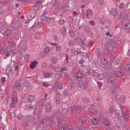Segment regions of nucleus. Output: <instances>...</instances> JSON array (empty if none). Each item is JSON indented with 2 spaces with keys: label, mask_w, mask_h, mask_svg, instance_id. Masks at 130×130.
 I'll list each match as a JSON object with an SVG mask.
<instances>
[{
  "label": "nucleus",
  "mask_w": 130,
  "mask_h": 130,
  "mask_svg": "<svg viewBox=\"0 0 130 130\" xmlns=\"http://www.w3.org/2000/svg\"><path fill=\"white\" fill-rule=\"evenodd\" d=\"M108 82L111 84H113V87H116V88H118L119 86H118V83H115L116 80L115 77L112 76H110L108 78Z\"/></svg>",
  "instance_id": "nucleus-1"
},
{
  "label": "nucleus",
  "mask_w": 130,
  "mask_h": 130,
  "mask_svg": "<svg viewBox=\"0 0 130 130\" xmlns=\"http://www.w3.org/2000/svg\"><path fill=\"white\" fill-rule=\"evenodd\" d=\"M87 79L86 78L80 80L79 82L78 86L79 88L84 89L87 85Z\"/></svg>",
  "instance_id": "nucleus-2"
},
{
  "label": "nucleus",
  "mask_w": 130,
  "mask_h": 130,
  "mask_svg": "<svg viewBox=\"0 0 130 130\" xmlns=\"http://www.w3.org/2000/svg\"><path fill=\"white\" fill-rule=\"evenodd\" d=\"M79 106H72L69 108V110H71L74 113H77V111L79 109Z\"/></svg>",
  "instance_id": "nucleus-3"
},
{
  "label": "nucleus",
  "mask_w": 130,
  "mask_h": 130,
  "mask_svg": "<svg viewBox=\"0 0 130 130\" xmlns=\"http://www.w3.org/2000/svg\"><path fill=\"white\" fill-rule=\"evenodd\" d=\"M52 122V121L50 119H48V120H45L44 119L42 120L41 122H40L41 124H46L47 125H50Z\"/></svg>",
  "instance_id": "nucleus-4"
},
{
  "label": "nucleus",
  "mask_w": 130,
  "mask_h": 130,
  "mask_svg": "<svg viewBox=\"0 0 130 130\" xmlns=\"http://www.w3.org/2000/svg\"><path fill=\"white\" fill-rule=\"evenodd\" d=\"M14 89L15 91L20 92L22 89V84L20 83L14 86Z\"/></svg>",
  "instance_id": "nucleus-5"
},
{
  "label": "nucleus",
  "mask_w": 130,
  "mask_h": 130,
  "mask_svg": "<svg viewBox=\"0 0 130 130\" xmlns=\"http://www.w3.org/2000/svg\"><path fill=\"white\" fill-rule=\"evenodd\" d=\"M52 107L51 104L49 102L46 103L45 106V109L46 111H48L50 110Z\"/></svg>",
  "instance_id": "nucleus-6"
},
{
  "label": "nucleus",
  "mask_w": 130,
  "mask_h": 130,
  "mask_svg": "<svg viewBox=\"0 0 130 130\" xmlns=\"http://www.w3.org/2000/svg\"><path fill=\"white\" fill-rule=\"evenodd\" d=\"M19 23L17 21H13L11 24V26L14 28H16L18 27Z\"/></svg>",
  "instance_id": "nucleus-7"
},
{
  "label": "nucleus",
  "mask_w": 130,
  "mask_h": 130,
  "mask_svg": "<svg viewBox=\"0 0 130 130\" xmlns=\"http://www.w3.org/2000/svg\"><path fill=\"white\" fill-rule=\"evenodd\" d=\"M35 100V96L33 95H30L28 97L27 100L29 103Z\"/></svg>",
  "instance_id": "nucleus-8"
},
{
  "label": "nucleus",
  "mask_w": 130,
  "mask_h": 130,
  "mask_svg": "<svg viewBox=\"0 0 130 130\" xmlns=\"http://www.w3.org/2000/svg\"><path fill=\"white\" fill-rule=\"evenodd\" d=\"M51 10L52 12L54 14H56L59 11V7H51Z\"/></svg>",
  "instance_id": "nucleus-9"
},
{
  "label": "nucleus",
  "mask_w": 130,
  "mask_h": 130,
  "mask_svg": "<svg viewBox=\"0 0 130 130\" xmlns=\"http://www.w3.org/2000/svg\"><path fill=\"white\" fill-rule=\"evenodd\" d=\"M55 101L56 104H59L60 103V100L59 97V94L56 93L55 96Z\"/></svg>",
  "instance_id": "nucleus-10"
},
{
  "label": "nucleus",
  "mask_w": 130,
  "mask_h": 130,
  "mask_svg": "<svg viewBox=\"0 0 130 130\" xmlns=\"http://www.w3.org/2000/svg\"><path fill=\"white\" fill-rule=\"evenodd\" d=\"M17 100L15 97H14L13 98L12 100L11 105V106L13 108L15 107L14 105L17 103Z\"/></svg>",
  "instance_id": "nucleus-11"
},
{
  "label": "nucleus",
  "mask_w": 130,
  "mask_h": 130,
  "mask_svg": "<svg viewBox=\"0 0 130 130\" xmlns=\"http://www.w3.org/2000/svg\"><path fill=\"white\" fill-rule=\"evenodd\" d=\"M41 4L42 3L40 1H39L37 2L36 4L34 5V9L35 10H37Z\"/></svg>",
  "instance_id": "nucleus-12"
},
{
  "label": "nucleus",
  "mask_w": 130,
  "mask_h": 130,
  "mask_svg": "<svg viewBox=\"0 0 130 130\" xmlns=\"http://www.w3.org/2000/svg\"><path fill=\"white\" fill-rule=\"evenodd\" d=\"M28 46L27 44L25 43H23L21 46L20 48V49H22L23 52H25L26 51L27 49Z\"/></svg>",
  "instance_id": "nucleus-13"
},
{
  "label": "nucleus",
  "mask_w": 130,
  "mask_h": 130,
  "mask_svg": "<svg viewBox=\"0 0 130 130\" xmlns=\"http://www.w3.org/2000/svg\"><path fill=\"white\" fill-rule=\"evenodd\" d=\"M107 60L106 58H102L101 59L100 62L101 63L104 65H106L107 63Z\"/></svg>",
  "instance_id": "nucleus-14"
},
{
  "label": "nucleus",
  "mask_w": 130,
  "mask_h": 130,
  "mask_svg": "<svg viewBox=\"0 0 130 130\" xmlns=\"http://www.w3.org/2000/svg\"><path fill=\"white\" fill-rule=\"evenodd\" d=\"M8 43L9 45L13 47L14 46V42L11 38L8 39Z\"/></svg>",
  "instance_id": "nucleus-15"
},
{
  "label": "nucleus",
  "mask_w": 130,
  "mask_h": 130,
  "mask_svg": "<svg viewBox=\"0 0 130 130\" xmlns=\"http://www.w3.org/2000/svg\"><path fill=\"white\" fill-rule=\"evenodd\" d=\"M119 100L122 103H124L125 101V96L123 95L120 96L119 97Z\"/></svg>",
  "instance_id": "nucleus-16"
},
{
  "label": "nucleus",
  "mask_w": 130,
  "mask_h": 130,
  "mask_svg": "<svg viewBox=\"0 0 130 130\" xmlns=\"http://www.w3.org/2000/svg\"><path fill=\"white\" fill-rule=\"evenodd\" d=\"M11 33V30L9 29H7L5 32L4 35L5 36H9Z\"/></svg>",
  "instance_id": "nucleus-17"
},
{
  "label": "nucleus",
  "mask_w": 130,
  "mask_h": 130,
  "mask_svg": "<svg viewBox=\"0 0 130 130\" xmlns=\"http://www.w3.org/2000/svg\"><path fill=\"white\" fill-rule=\"evenodd\" d=\"M37 62L34 61L31 63V64L30 65V67L31 68L33 69L37 66Z\"/></svg>",
  "instance_id": "nucleus-18"
},
{
  "label": "nucleus",
  "mask_w": 130,
  "mask_h": 130,
  "mask_svg": "<svg viewBox=\"0 0 130 130\" xmlns=\"http://www.w3.org/2000/svg\"><path fill=\"white\" fill-rule=\"evenodd\" d=\"M6 26L5 23L3 22H0V30H3L6 28Z\"/></svg>",
  "instance_id": "nucleus-19"
},
{
  "label": "nucleus",
  "mask_w": 130,
  "mask_h": 130,
  "mask_svg": "<svg viewBox=\"0 0 130 130\" xmlns=\"http://www.w3.org/2000/svg\"><path fill=\"white\" fill-rule=\"evenodd\" d=\"M104 124L105 126H109L111 124V122L109 120H105L104 121Z\"/></svg>",
  "instance_id": "nucleus-20"
},
{
  "label": "nucleus",
  "mask_w": 130,
  "mask_h": 130,
  "mask_svg": "<svg viewBox=\"0 0 130 130\" xmlns=\"http://www.w3.org/2000/svg\"><path fill=\"white\" fill-rule=\"evenodd\" d=\"M110 13L112 15L115 16L117 14L116 9L114 8L110 10Z\"/></svg>",
  "instance_id": "nucleus-21"
},
{
  "label": "nucleus",
  "mask_w": 130,
  "mask_h": 130,
  "mask_svg": "<svg viewBox=\"0 0 130 130\" xmlns=\"http://www.w3.org/2000/svg\"><path fill=\"white\" fill-rule=\"evenodd\" d=\"M87 13L86 14V16L87 18H88L89 16H91L92 14V11L91 10L88 9L86 11Z\"/></svg>",
  "instance_id": "nucleus-22"
},
{
  "label": "nucleus",
  "mask_w": 130,
  "mask_h": 130,
  "mask_svg": "<svg viewBox=\"0 0 130 130\" xmlns=\"http://www.w3.org/2000/svg\"><path fill=\"white\" fill-rule=\"evenodd\" d=\"M116 73V76L119 77H121L123 74L122 71H117Z\"/></svg>",
  "instance_id": "nucleus-23"
},
{
  "label": "nucleus",
  "mask_w": 130,
  "mask_h": 130,
  "mask_svg": "<svg viewBox=\"0 0 130 130\" xmlns=\"http://www.w3.org/2000/svg\"><path fill=\"white\" fill-rule=\"evenodd\" d=\"M75 85L73 83H70L69 86V87L70 90L74 89L75 87Z\"/></svg>",
  "instance_id": "nucleus-24"
},
{
  "label": "nucleus",
  "mask_w": 130,
  "mask_h": 130,
  "mask_svg": "<svg viewBox=\"0 0 130 130\" xmlns=\"http://www.w3.org/2000/svg\"><path fill=\"white\" fill-rule=\"evenodd\" d=\"M33 120V117L31 115L27 117V121L28 122H31Z\"/></svg>",
  "instance_id": "nucleus-25"
},
{
  "label": "nucleus",
  "mask_w": 130,
  "mask_h": 130,
  "mask_svg": "<svg viewBox=\"0 0 130 130\" xmlns=\"http://www.w3.org/2000/svg\"><path fill=\"white\" fill-rule=\"evenodd\" d=\"M84 29L85 32L86 33H88L90 31V27L88 26H85L84 27Z\"/></svg>",
  "instance_id": "nucleus-26"
},
{
  "label": "nucleus",
  "mask_w": 130,
  "mask_h": 130,
  "mask_svg": "<svg viewBox=\"0 0 130 130\" xmlns=\"http://www.w3.org/2000/svg\"><path fill=\"white\" fill-rule=\"evenodd\" d=\"M59 4V2L58 0H55L53 5L52 7H59L58 6Z\"/></svg>",
  "instance_id": "nucleus-27"
},
{
  "label": "nucleus",
  "mask_w": 130,
  "mask_h": 130,
  "mask_svg": "<svg viewBox=\"0 0 130 130\" xmlns=\"http://www.w3.org/2000/svg\"><path fill=\"white\" fill-rule=\"evenodd\" d=\"M56 86L59 89H62V85L59 82H56Z\"/></svg>",
  "instance_id": "nucleus-28"
},
{
  "label": "nucleus",
  "mask_w": 130,
  "mask_h": 130,
  "mask_svg": "<svg viewBox=\"0 0 130 130\" xmlns=\"http://www.w3.org/2000/svg\"><path fill=\"white\" fill-rule=\"evenodd\" d=\"M12 50V49L11 47H8L5 48L4 52L5 53H9L11 52Z\"/></svg>",
  "instance_id": "nucleus-29"
},
{
  "label": "nucleus",
  "mask_w": 130,
  "mask_h": 130,
  "mask_svg": "<svg viewBox=\"0 0 130 130\" xmlns=\"http://www.w3.org/2000/svg\"><path fill=\"white\" fill-rule=\"evenodd\" d=\"M110 46L113 48H115L117 47V44L114 41H111L110 43Z\"/></svg>",
  "instance_id": "nucleus-30"
},
{
  "label": "nucleus",
  "mask_w": 130,
  "mask_h": 130,
  "mask_svg": "<svg viewBox=\"0 0 130 130\" xmlns=\"http://www.w3.org/2000/svg\"><path fill=\"white\" fill-rule=\"evenodd\" d=\"M45 99H41L38 102L40 104L43 106L45 102Z\"/></svg>",
  "instance_id": "nucleus-31"
},
{
  "label": "nucleus",
  "mask_w": 130,
  "mask_h": 130,
  "mask_svg": "<svg viewBox=\"0 0 130 130\" xmlns=\"http://www.w3.org/2000/svg\"><path fill=\"white\" fill-rule=\"evenodd\" d=\"M6 72L7 73L9 74H11L12 73L11 69L9 67L6 68Z\"/></svg>",
  "instance_id": "nucleus-32"
},
{
  "label": "nucleus",
  "mask_w": 130,
  "mask_h": 130,
  "mask_svg": "<svg viewBox=\"0 0 130 130\" xmlns=\"http://www.w3.org/2000/svg\"><path fill=\"white\" fill-rule=\"evenodd\" d=\"M52 63L54 64H55L57 63L58 60L57 58L54 57L52 58Z\"/></svg>",
  "instance_id": "nucleus-33"
},
{
  "label": "nucleus",
  "mask_w": 130,
  "mask_h": 130,
  "mask_svg": "<svg viewBox=\"0 0 130 130\" xmlns=\"http://www.w3.org/2000/svg\"><path fill=\"white\" fill-rule=\"evenodd\" d=\"M107 21L106 19L105 18H102L100 20V23L102 24H104Z\"/></svg>",
  "instance_id": "nucleus-34"
},
{
  "label": "nucleus",
  "mask_w": 130,
  "mask_h": 130,
  "mask_svg": "<svg viewBox=\"0 0 130 130\" xmlns=\"http://www.w3.org/2000/svg\"><path fill=\"white\" fill-rule=\"evenodd\" d=\"M69 35L71 37H73L75 35V32L72 30H71L69 32Z\"/></svg>",
  "instance_id": "nucleus-35"
},
{
  "label": "nucleus",
  "mask_w": 130,
  "mask_h": 130,
  "mask_svg": "<svg viewBox=\"0 0 130 130\" xmlns=\"http://www.w3.org/2000/svg\"><path fill=\"white\" fill-rule=\"evenodd\" d=\"M46 20H48L47 17H46V16L42 15L41 17V20L42 21H45Z\"/></svg>",
  "instance_id": "nucleus-36"
},
{
  "label": "nucleus",
  "mask_w": 130,
  "mask_h": 130,
  "mask_svg": "<svg viewBox=\"0 0 130 130\" xmlns=\"http://www.w3.org/2000/svg\"><path fill=\"white\" fill-rule=\"evenodd\" d=\"M83 75L82 73L80 72H78L77 73V77L78 78H81Z\"/></svg>",
  "instance_id": "nucleus-37"
},
{
  "label": "nucleus",
  "mask_w": 130,
  "mask_h": 130,
  "mask_svg": "<svg viewBox=\"0 0 130 130\" xmlns=\"http://www.w3.org/2000/svg\"><path fill=\"white\" fill-rule=\"evenodd\" d=\"M98 122L97 119L95 118L93 119L92 121V123L93 125H95L97 124L98 123Z\"/></svg>",
  "instance_id": "nucleus-38"
},
{
  "label": "nucleus",
  "mask_w": 130,
  "mask_h": 130,
  "mask_svg": "<svg viewBox=\"0 0 130 130\" xmlns=\"http://www.w3.org/2000/svg\"><path fill=\"white\" fill-rule=\"evenodd\" d=\"M116 113H117L118 116H120V117H122L123 115V113L122 110L120 111H116Z\"/></svg>",
  "instance_id": "nucleus-39"
},
{
  "label": "nucleus",
  "mask_w": 130,
  "mask_h": 130,
  "mask_svg": "<svg viewBox=\"0 0 130 130\" xmlns=\"http://www.w3.org/2000/svg\"><path fill=\"white\" fill-rule=\"evenodd\" d=\"M92 75L94 77H98L100 75L98 73V72H94L92 74ZM100 75L103 76V75L102 74H100Z\"/></svg>",
  "instance_id": "nucleus-40"
},
{
  "label": "nucleus",
  "mask_w": 130,
  "mask_h": 130,
  "mask_svg": "<svg viewBox=\"0 0 130 130\" xmlns=\"http://www.w3.org/2000/svg\"><path fill=\"white\" fill-rule=\"evenodd\" d=\"M123 115L124 118L126 119H128L129 117V115L127 113H123Z\"/></svg>",
  "instance_id": "nucleus-41"
},
{
  "label": "nucleus",
  "mask_w": 130,
  "mask_h": 130,
  "mask_svg": "<svg viewBox=\"0 0 130 130\" xmlns=\"http://www.w3.org/2000/svg\"><path fill=\"white\" fill-rule=\"evenodd\" d=\"M50 48L49 47H47L44 49L43 51L44 53H47L50 51Z\"/></svg>",
  "instance_id": "nucleus-42"
},
{
  "label": "nucleus",
  "mask_w": 130,
  "mask_h": 130,
  "mask_svg": "<svg viewBox=\"0 0 130 130\" xmlns=\"http://www.w3.org/2000/svg\"><path fill=\"white\" fill-rule=\"evenodd\" d=\"M27 109L31 110L33 109V106L31 104H29L27 106Z\"/></svg>",
  "instance_id": "nucleus-43"
},
{
  "label": "nucleus",
  "mask_w": 130,
  "mask_h": 130,
  "mask_svg": "<svg viewBox=\"0 0 130 130\" xmlns=\"http://www.w3.org/2000/svg\"><path fill=\"white\" fill-rule=\"evenodd\" d=\"M125 11H126L125 10H122L120 12V15H119L118 16V17L119 18H120L122 16L123 14L125 13Z\"/></svg>",
  "instance_id": "nucleus-44"
},
{
  "label": "nucleus",
  "mask_w": 130,
  "mask_h": 130,
  "mask_svg": "<svg viewBox=\"0 0 130 130\" xmlns=\"http://www.w3.org/2000/svg\"><path fill=\"white\" fill-rule=\"evenodd\" d=\"M82 2L85 4L88 5L90 3V0H82Z\"/></svg>",
  "instance_id": "nucleus-45"
},
{
  "label": "nucleus",
  "mask_w": 130,
  "mask_h": 130,
  "mask_svg": "<svg viewBox=\"0 0 130 130\" xmlns=\"http://www.w3.org/2000/svg\"><path fill=\"white\" fill-rule=\"evenodd\" d=\"M24 58L26 60H27L29 59L30 56L28 54H26L24 55Z\"/></svg>",
  "instance_id": "nucleus-46"
},
{
  "label": "nucleus",
  "mask_w": 130,
  "mask_h": 130,
  "mask_svg": "<svg viewBox=\"0 0 130 130\" xmlns=\"http://www.w3.org/2000/svg\"><path fill=\"white\" fill-rule=\"evenodd\" d=\"M69 92L68 90H65L63 92V95L65 96H67L68 95Z\"/></svg>",
  "instance_id": "nucleus-47"
},
{
  "label": "nucleus",
  "mask_w": 130,
  "mask_h": 130,
  "mask_svg": "<svg viewBox=\"0 0 130 130\" xmlns=\"http://www.w3.org/2000/svg\"><path fill=\"white\" fill-rule=\"evenodd\" d=\"M125 69L127 71H130V64L126 65L125 67Z\"/></svg>",
  "instance_id": "nucleus-48"
},
{
  "label": "nucleus",
  "mask_w": 130,
  "mask_h": 130,
  "mask_svg": "<svg viewBox=\"0 0 130 130\" xmlns=\"http://www.w3.org/2000/svg\"><path fill=\"white\" fill-rule=\"evenodd\" d=\"M125 27L126 29H130V23H127L125 25Z\"/></svg>",
  "instance_id": "nucleus-49"
},
{
  "label": "nucleus",
  "mask_w": 130,
  "mask_h": 130,
  "mask_svg": "<svg viewBox=\"0 0 130 130\" xmlns=\"http://www.w3.org/2000/svg\"><path fill=\"white\" fill-rule=\"evenodd\" d=\"M74 44V42L73 41L70 40L68 42V44L70 46L73 45Z\"/></svg>",
  "instance_id": "nucleus-50"
},
{
  "label": "nucleus",
  "mask_w": 130,
  "mask_h": 130,
  "mask_svg": "<svg viewBox=\"0 0 130 130\" xmlns=\"http://www.w3.org/2000/svg\"><path fill=\"white\" fill-rule=\"evenodd\" d=\"M65 21L62 19H61L59 20L58 22L59 24L62 25L64 23Z\"/></svg>",
  "instance_id": "nucleus-51"
},
{
  "label": "nucleus",
  "mask_w": 130,
  "mask_h": 130,
  "mask_svg": "<svg viewBox=\"0 0 130 130\" xmlns=\"http://www.w3.org/2000/svg\"><path fill=\"white\" fill-rule=\"evenodd\" d=\"M47 63L45 62L41 64V67L42 68H45L47 66Z\"/></svg>",
  "instance_id": "nucleus-52"
},
{
  "label": "nucleus",
  "mask_w": 130,
  "mask_h": 130,
  "mask_svg": "<svg viewBox=\"0 0 130 130\" xmlns=\"http://www.w3.org/2000/svg\"><path fill=\"white\" fill-rule=\"evenodd\" d=\"M44 77L45 78L49 77L51 76V75L47 73H45L44 75Z\"/></svg>",
  "instance_id": "nucleus-53"
},
{
  "label": "nucleus",
  "mask_w": 130,
  "mask_h": 130,
  "mask_svg": "<svg viewBox=\"0 0 130 130\" xmlns=\"http://www.w3.org/2000/svg\"><path fill=\"white\" fill-rule=\"evenodd\" d=\"M104 0H98V3L100 5H102L104 4Z\"/></svg>",
  "instance_id": "nucleus-54"
},
{
  "label": "nucleus",
  "mask_w": 130,
  "mask_h": 130,
  "mask_svg": "<svg viewBox=\"0 0 130 130\" xmlns=\"http://www.w3.org/2000/svg\"><path fill=\"white\" fill-rule=\"evenodd\" d=\"M75 44L76 45H80V42L79 40H78L77 39H75Z\"/></svg>",
  "instance_id": "nucleus-55"
},
{
  "label": "nucleus",
  "mask_w": 130,
  "mask_h": 130,
  "mask_svg": "<svg viewBox=\"0 0 130 130\" xmlns=\"http://www.w3.org/2000/svg\"><path fill=\"white\" fill-rule=\"evenodd\" d=\"M17 118L19 120H22L23 119V116L21 115H19L17 116Z\"/></svg>",
  "instance_id": "nucleus-56"
},
{
  "label": "nucleus",
  "mask_w": 130,
  "mask_h": 130,
  "mask_svg": "<svg viewBox=\"0 0 130 130\" xmlns=\"http://www.w3.org/2000/svg\"><path fill=\"white\" fill-rule=\"evenodd\" d=\"M113 106H111L110 107L109 110L110 113H111L113 112Z\"/></svg>",
  "instance_id": "nucleus-57"
},
{
  "label": "nucleus",
  "mask_w": 130,
  "mask_h": 130,
  "mask_svg": "<svg viewBox=\"0 0 130 130\" xmlns=\"http://www.w3.org/2000/svg\"><path fill=\"white\" fill-rule=\"evenodd\" d=\"M94 72L93 70L91 69L89 70L88 71V73L90 75L92 74Z\"/></svg>",
  "instance_id": "nucleus-58"
},
{
  "label": "nucleus",
  "mask_w": 130,
  "mask_h": 130,
  "mask_svg": "<svg viewBox=\"0 0 130 130\" xmlns=\"http://www.w3.org/2000/svg\"><path fill=\"white\" fill-rule=\"evenodd\" d=\"M112 92L113 94H115L116 96H117L118 95V92L117 91L116 89L114 91H113Z\"/></svg>",
  "instance_id": "nucleus-59"
},
{
  "label": "nucleus",
  "mask_w": 130,
  "mask_h": 130,
  "mask_svg": "<svg viewBox=\"0 0 130 130\" xmlns=\"http://www.w3.org/2000/svg\"><path fill=\"white\" fill-rule=\"evenodd\" d=\"M86 44L83 42V43H82L81 45V47L82 48V47L83 48H85L86 47Z\"/></svg>",
  "instance_id": "nucleus-60"
},
{
  "label": "nucleus",
  "mask_w": 130,
  "mask_h": 130,
  "mask_svg": "<svg viewBox=\"0 0 130 130\" xmlns=\"http://www.w3.org/2000/svg\"><path fill=\"white\" fill-rule=\"evenodd\" d=\"M62 31L66 32V27L65 26H63L62 28Z\"/></svg>",
  "instance_id": "nucleus-61"
},
{
  "label": "nucleus",
  "mask_w": 130,
  "mask_h": 130,
  "mask_svg": "<svg viewBox=\"0 0 130 130\" xmlns=\"http://www.w3.org/2000/svg\"><path fill=\"white\" fill-rule=\"evenodd\" d=\"M73 17L72 16H70L69 18V19L71 21H72L73 19Z\"/></svg>",
  "instance_id": "nucleus-62"
},
{
  "label": "nucleus",
  "mask_w": 130,
  "mask_h": 130,
  "mask_svg": "<svg viewBox=\"0 0 130 130\" xmlns=\"http://www.w3.org/2000/svg\"><path fill=\"white\" fill-rule=\"evenodd\" d=\"M66 69L65 68H62L60 71V73L64 71H65L66 70Z\"/></svg>",
  "instance_id": "nucleus-63"
},
{
  "label": "nucleus",
  "mask_w": 130,
  "mask_h": 130,
  "mask_svg": "<svg viewBox=\"0 0 130 130\" xmlns=\"http://www.w3.org/2000/svg\"><path fill=\"white\" fill-rule=\"evenodd\" d=\"M59 130H65V127L64 126H61L60 127Z\"/></svg>",
  "instance_id": "nucleus-64"
}]
</instances>
